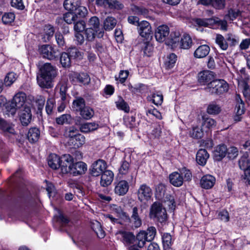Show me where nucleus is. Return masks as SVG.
Listing matches in <instances>:
<instances>
[{"instance_id": "1", "label": "nucleus", "mask_w": 250, "mask_h": 250, "mask_svg": "<svg viewBox=\"0 0 250 250\" xmlns=\"http://www.w3.org/2000/svg\"><path fill=\"white\" fill-rule=\"evenodd\" d=\"M57 75L58 69L55 66L49 62L44 63L39 67V72L37 76V83L42 88H52L53 82Z\"/></svg>"}, {"instance_id": "2", "label": "nucleus", "mask_w": 250, "mask_h": 250, "mask_svg": "<svg viewBox=\"0 0 250 250\" xmlns=\"http://www.w3.org/2000/svg\"><path fill=\"white\" fill-rule=\"evenodd\" d=\"M205 90L212 95H219L228 91L229 85L223 80L214 79L210 83L208 86L205 88Z\"/></svg>"}, {"instance_id": "3", "label": "nucleus", "mask_w": 250, "mask_h": 250, "mask_svg": "<svg viewBox=\"0 0 250 250\" xmlns=\"http://www.w3.org/2000/svg\"><path fill=\"white\" fill-rule=\"evenodd\" d=\"M150 217L156 219L161 223H165L167 219L166 209L158 202L154 203L150 208Z\"/></svg>"}, {"instance_id": "4", "label": "nucleus", "mask_w": 250, "mask_h": 250, "mask_svg": "<svg viewBox=\"0 0 250 250\" xmlns=\"http://www.w3.org/2000/svg\"><path fill=\"white\" fill-rule=\"evenodd\" d=\"M26 100V96L23 92L17 93L7 107V110L12 115H14L18 109L23 107Z\"/></svg>"}, {"instance_id": "5", "label": "nucleus", "mask_w": 250, "mask_h": 250, "mask_svg": "<svg viewBox=\"0 0 250 250\" xmlns=\"http://www.w3.org/2000/svg\"><path fill=\"white\" fill-rule=\"evenodd\" d=\"M41 55L43 58L49 60H56L60 55L58 50L49 44L42 45L39 49Z\"/></svg>"}, {"instance_id": "6", "label": "nucleus", "mask_w": 250, "mask_h": 250, "mask_svg": "<svg viewBox=\"0 0 250 250\" xmlns=\"http://www.w3.org/2000/svg\"><path fill=\"white\" fill-rule=\"evenodd\" d=\"M124 162L119 169V173L117 175V179L119 182L115 186L114 190L116 194L122 196L125 194V180H124Z\"/></svg>"}, {"instance_id": "7", "label": "nucleus", "mask_w": 250, "mask_h": 250, "mask_svg": "<svg viewBox=\"0 0 250 250\" xmlns=\"http://www.w3.org/2000/svg\"><path fill=\"white\" fill-rule=\"evenodd\" d=\"M215 79L214 73L209 70H203L198 74V82L201 85H208Z\"/></svg>"}, {"instance_id": "8", "label": "nucleus", "mask_w": 250, "mask_h": 250, "mask_svg": "<svg viewBox=\"0 0 250 250\" xmlns=\"http://www.w3.org/2000/svg\"><path fill=\"white\" fill-rule=\"evenodd\" d=\"M106 162L103 160L99 159L92 164L90 169L91 174L93 176H98L106 170Z\"/></svg>"}, {"instance_id": "9", "label": "nucleus", "mask_w": 250, "mask_h": 250, "mask_svg": "<svg viewBox=\"0 0 250 250\" xmlns=\"http://www.w3.org/2000/svg\"><path fill=\"white\" fill-rule=\"evenodd\" d=\"M193 21L195 24L200 26H208L209 25L213 24L214 23L219 22L221 24L222 28L223 30L227 29V21H219L217 18L216 19L214 18H209V19H195L193 20Z\"/></svg>"}, {"instance_id": "10", "label": "nucleus", "mask_w": 250, "mask_h": 250, "mask_svg": "<svg viewBox=\"0 0 250 250\" xmlns=\"http://www.w3.org/2000/svg\"><path fill=\"white\" fill-rule=\"evenodd\" d=\"M75 161L74 158L70 154H66L62 155L60 157L61 169L62 172L63 174L69 173V170L71 167V165Z\"/></svg>"}, {"instance_id": "11", "label": "nucleus", "mask_w": 250, "mask_h": 250, "mask_svg": "<svg viewBox=\"0 0 250 250\" xmlns=\"http://www.w3.org/2000/svg\"><path fill=\"white\" fill-rule=\"evenodd\" d=\"M169 35V27L166 25L159 26L155 30V37L157 41L162 42H166Z\"/></svg>"}, {"instance_id": "12", "label": "nucleus", "mask_w": 250, "mask_h": 250, "mask_svg": "<svg viewBox=\"0 0 250 250\" xmlns=\"http://www.w3.org/2000/svg\"><path fill=\"white\" fill-rule=\"evenodd\" d=\"M87 170V165L84 162H74L69 170V174L76 176L85 173Z\"/></svg>"}, {"instance_id": "13", "label": "nucleus", "mask_w": 250, "mask_h": 250, "mask_svg": "<svg viewBox=\"0 0 250 250\" xmlns=\"http://www.w3.org/2000/svg\"><path fill=\"white\" fill-rule=\"evenodd\" d=\"M87 25L89 28H91L95 30L97 33V37L98 38H101L103 37L104 31L102 28L100 27L99 19L96 16L91 17L88 21Z\"/></svg>"}, {"instance_id": "14", "label": "nucleus", "mask_w": 250, "mask_h": 250, "mask_svg": "<svg viewBox=\"0 0 250 250\" xmlns=\"http://www.w3.org/2000/svg\"><path fill=\"white\" fill-rule=\"evenodd\" d=\"M138 208L135 207L132 209L131 218H127L126 216V222L128 220L129 224L128 225L132 228H138L142 225V220L138 215Z\"/></svg>"}, {"instance_id": "15", "label": "nucleus", "mask_w": 250, "mask_h": 250, "mask_svg": "<svg viewBox=\"0 0 250 250\" xmlns=\"http://www.w3.org/2000/svg\"><path fill=\"white\" fill-rule=\"evenodd\" d=\"M76 125L79 126L80 131L84 133H87L97 129L99 125L95 122L80 124V119L75 122Z\"/></svg>"}, {"instance_id": "16", "label": "nucleus", "mask_w": 250, "mask_h": 250, "mask_svg": "<svg viewBox=\"0 0 250 250\" xmlns=\"http://www.w3.org/2000/svg\"><path fill=\"white\" fill-rule=\"evenodd\" d=\"M138 198L141 202L148 200L151 197L152 193L149 187L144 184L140 186L138 191Z\"/></svg>"}, {"instance_id": "17", "label": "nucleus", "mask_w": 250, "mask_h": 250, "mask_svg": "<svg viewBox=\"0 0 250 250\" xmlns=\"http://www.w3.org/2000/svg\"><path fill=\"white\" fill-rule=\"evenodd\" d=\"M180 34L178 32H172L169 37L167 39L166 44L170 46L171 48L174 49L178 47L180 42Z\"/></svg>"}, {"instance_id": "18", "label": "nucleus", "mask_w": 250, "mask_h": 250, "mask_svg": "<svg viewBox=\"0 0 250 250\" xmlns=\"http://www.w3.org/2000/svg\"><path fill=\"white\" fill-rule=\"evenodd\" d=\"M20 119L22 125L27 126L32 119V114L30 107L24 106L21 111Z\"/></svg>"}, {"instance_id": "19", "label": "nucleus", "mask_w": 250, "mask_h": 250, "mask_svg": "<svg viewBox=\"0 0 250 250\" xmlns=\"http://www.w3.org/2000/svg\"><path fill=\"white\" fill-rule=\"evenodd\" d=\"M114 174L109 170L104 171L101 174L100 185L103 187H106L110 185L113 181Z\"/></svg>"}, {"instance_id": "20", "label": "nucleus", "mask_w": 250, "mask_h": 250, "mask_svg": "<svg viewBox=\"0 0 250 250\" xmlns=\"http://www.w3.org/2000/svg\"><path fill=\"white\" fill-rule=\"evenodd\" d=\"M139 33L144 38H147L151 33V27L148 22L143 21L138 24Z\"/></svg>"}, {"instance_id": "21", "label": "nucleus", "mask_w": 250, "mask_h": 250, "mask_svg": "<svg viewBox=\"0 0 250 250\" xmlns=\"http://www.w3.org/2000/svg\"><path fill=\"white\" fill-rule=\"evenodd\" d=\"M216 181L215 178L209 174L204 175L200 180L201 187L205 189L211 188Z\"/></svg>"}, {"instance_id": "22", "label": "nucleus", "mask_w": 250, "mask_h": 250, "mask_svg": "<svg viewBox=\"0 0 250 250\" xmlns=\"http://www.w3.org/2000/svg\"><path fill=\"white\" fill-rule=\"evenodd\" d=\"M236 100H237V104L235 108L236 115L234 117V120L235 121H239L241 118V115L243 114L245 112L244 103L239 95L237 96Z\"/></svg>"}, {"instance_id": "23", "label": "nucleus", "mask_w": 250, "mask_h": 250, "mask_svg": "<svg viewBox=\"0 0 250 250\" xmlns=\"http://www.w3.org/2000/svg\"><path fill=\"white\" fill-rule=\"evenodd\" d=\"M227 148L224 145L217 146L213 151L214 158L216 161H221L227 154Z\"/></svg>"}, {"instance_id": "24", "label": "nucleus", "mask_w": 250, "mask_h": 250, "mask_svg": "<svg viewBox=\"0 0 250 250\" xmlns=\"http://www.w3.org/2000/svg\"><path fill=\"white\" fill-rule=\"evenodd\" d=\"M170 183L175 187H179L181 186L184 182L183 176L177 172H174L169 176Z\"/></svg>"}, {"instance_id": "25", "label": "nucleus", "mask_w": 250, "mask_h": 250, "mask_svg": "<svg viewBox=\"0 0 250 250\" xmlns=\"http://www.w3.org/2000/svg\"><path fill=\"white\" fill-rule=\"evenodd\" d=\"M85 137L80 133H78L72 139L68 140L69 144L75 148L82 146L85 143Z\"/></svg>"}, {"instance_id": "26", "label": "nucleus", "mask_w": 250, "mask_h": 250, "mask_svg": "<svg viewBox=\"0 0 250 250\" xmlns=\"http://www.w3.org/2000/svg\"><path fill=\"white\" fill-rule=\"evenodd\" d=\"M210 51V48L207 45L199 46L194 51V56L196 58H203L206 57Z\"/></svg>"}, {"instance_id": "27", "label": "nucleus", "mask_w": 250, "mask_h": 250, "mask_svg": "<svg viewBox=\"0 0 250 250\" xmlns=\"http://www.w3.org/2000/svg\"><path fill=\"white\" fill-rule=\"evenodd\" d=\"M49 166L53 169L61 168L60 157L55 154H51L48 158Z\"/></svg>"}, {"instance_id": "28", "label": "nucleus", "mask_w": 250, "mask_h": 250, "mask_svg": "<svg viewBox=\"0 0 250 250\" xmlns=\"http://www.w3.org/2000/svg\"><path fill=\"white\" fill-rule=\"evenodd\" d=\"M192 44V41L190 36L188 34H184L181 37L179 45L178 47L184 49H188Z\"/></svg>"}, {"instance_id": "29", "label": "nucleus", "mask_w": 250, "mask_h": 250, "mask_svg": "<svg viewBox=\"0 0 250 250\" xmlns=\"http://www.w3.org/2000/svg\"><path fill=\"white\" fill-rule=\"evenodd\" d=\"M209 157V154L205 149H200L196 154V161L200 165L204 166Z\"/></svg>"}, {"instance_id": "30", "label": "nucleus", "mask_w": 250, "mask_h": 250, "mask_svg": "<svg viewBox=\"0 0 250 250\" xmlns=\"http://www.w3.org/2000/svg\"><path fill=\"white\" fill-rule=\"evenodd\" d=\"M40 136V131L37 127L30 128L27 134V139L31 143L36 142Z\"/></svg>"}, {"instance_id": "31", "label": "nucleus", "mask_w": 250, "mask_h": 250, "mask_svg": "<svg viewBox=\"0 0 250 250\" xmlns=\"http://www.w3.org/2000/svg\"><path fill=\"white\" fill-rule=\"evenodd\" d=\"M73 81L83 84H88L90 82L89 76L86 73H74L73 74Z\"/></svg>"}, {"instance_id": "32", "label": "nucleus", "mask_w": 250, "mask_h": 250, "mask_svg": "<svg viewBox=\"0 0 250 250\" xmlns=\"http://www.w3.org/2000/svg\"><path fill=\"white\" fill-rule=\"evenodd\" d=\"M85 102L82 97H76L73 100L72 107L73 110L79 112L85 107Z\"/></svg>"}, {"instance_id": "33", "label": "nucleus", "mask_w": 250, "mask_h": 250, "mask_svg": "<svg viewBox=\"0 0 250 250\" xmlns=\"http://www.w3.org/2000/svg\"><path fill=\"white\" fill-rule=\"evenodd\" d=\"M221 110V106L215 102L210 103L207 108V112L210 115H218Z\"/></svg>"}, {"instance_id": "34", "label": "nucleus", "mask_w": 250, "mask_h": 250, "mask_svg": "<svg viewBox=\"0 0 250 250\" xmlns=\"http://www.w3.org/2000/svg\"><path fill=\"white\" fill-rule=\"evenodd\" d=\"M91 228L99 238H103L105 236V232L99 222L95 221L92 222Z\"/></svg>"}, {"instance_id": "35", "label": "nucleus", "mask_w": 250, "mask_h": 250, "mask_svg": "<svg viewBox=\"0 0 250 250\" xmlns=\"http://www.w3.org/2000/svg\"><path fill=\"white\" fill-rule=\"evenodd\" d=\"M202 127L205 132L208 131L216 126V121L211 118H203Z\"/></svg>"}, {"instance_id": "36", "label": "nucleus", "mask_w": 250, "mask_h": 250, "mask_svg": "<svg viewBox=\"0 0 250 250\" xmlns=\"http://www.w3.org/2000/svg\"><path fill=\"white\" fill-rule=\"evenodd\" d=\"M147 237L146 230L140 231L136 236V241H137V247L140 248H143L146 241L149 242Z\"/></svg>"}, {"instance_id": "37", "label": "nucleus", "mask_w": 250, "mask_h": 250, "mask_svg": "<svg viewBox=\"0 0 250 250\" xmlns=\"http://www.w3.org/2000/svg\"><path fill=\"white\" fill-rule=\"evenodd\" d=\"M177 61V56L174 53H171L167 56L165 61V66L166 69H170L174 67Z\"/></svg>"}, {"instance_id": "38", "label": "nucleus", "mask_w": 250, "mask_h": 250, "mask_svg": "<svg viewBox=\"0 0 250 250\" xmlns=\"http://www.w3.org/2000/svg\"><path fill=\"white\" fill-rule=\"evenodd\" d=\"M81 4L80 0H65L63 2L64 8L68 11H74Z\"/></svg>"}, {"instance_id": "39", "label": "nucleus", "mask_w": 250, "mask_h": 250, "mask_svg": "<svg viewBox=\"0 0 250 250\" xmlns=\"http://www.w3.org/2000/svg\"><path fill=\"white\" fill-rule=\"evenodd\" d=\"M117 23L116 20L112 17H107L104 22V27L105 30H111L113 29Z\"/></svg>"}, {"instance_id": "40", "label": "nucleus", "mask_w": 250, "mask_h": 250, "mask_svg": "<svg viewBox=\"0 0 250 250\" xmlns=\"http://www.w3.org/2000/svg\"><path fill=\"white\" fill-rule=\"evenodd\" d=\"M17 77V75L13 72L8 73L4 79V84L6 86H11L15 82Z\"/></svg>"}, {"instance_id": "41", "label": "nucleus", "mask_w": 250, "mask_h": 250, "mask_svg": "<svg viewBox=\"0 0 250 250\" xmlns=\"http://www.w3.org/2000/svg\"><path fill=\"white\" fill-rule=\"evenodd\" d=\"M0 128L5 134H14V128L7 123L5 121L2 119H0Z\"/></svg>"}, {"instance_id": "42", "label": "nucleus", "mask_w": 250, "mask_h": 250, "mask_svg": "<svg viewBox=\"0 0 250 250\" xmlns=\"http://www.w3.org/2000/svg\"><path fill=\"white\" fill-rule=\"evenodd\" d=\"M215 42L219 47L223 50H226L228 48V43L224 37L220 35L217 34L215 38Z\"/></svg>"}, {"instance_id": "43", "label": "nucleus", "mask_w": 250, "mask_h": 250, "mask_svg": "<svg viewBox=\"0 0 250 250\" xmlns=\"http://www.w3.org/2000/svg\"><path fill=\"white\" fill-rule=\"evenodd\" d=\"M79 112H80V114L82 117L85 120L91 119L94 115V111L93 109L88 106H85Z\"/></svg>"}, {"instance_id": "44", "label": "nucleus", "mask_w": 250, "mask_h": 250, "mask_svg": "<svg viewBox=\"0 0 250 250\" xmlns=\"http://www.w3.org/2000/svg\"><path fill=\"white\" fill-rule=\"evenodd\" d=\"M241 14V11L238 9H230L228 11V14L225 16L226 20L233 21Z\"/></svg>"}, {"instance_id": "45", "label": "nucleus", "mask_w": 250, "mask_h": 250, "mask_svg": "<svg viewBox=\"0 0 250 250\" xmlns=\"http://www.w3.org/2000/svg\"><path fill=\"white\" fill-rule=\"evenodd\" d=\"M162 242L164 249L170 248L173 243V239L170 233H164L162 235Z\"/></svg>"}, {"instance_id": "46", "label": "nucleus", "mask_w": 250, "mask_h": 250, "mask_svg": "<svg viewBox=\"0 0 250 250\" xmlns=\"http://www.w3.org/2000/svg\"><path fill=\"white\" fill-rule=\"evenodd\" d=\"M71 116L68 114H63L56 119V122L59 125H63L65 123L70 124L71 123Z\"/></svg>"}, {"instance_id": "47", "label": "nucleus", "mask_w": 250, "mask_h": 250, "mask_svg": "<svg viewBox=\"0 0 250 250\" xmlns=\"http://www.w3.org/2000/svg\"><path fill=\"white\" fill-rule=\"evenodd\" d=\"M71 60L68 54L66 52L62 53L60 56V62L63 67H68L70 66Z\"/></svg>"}, {"instance_id": "48", "label": "nucleus", "mask_w": 250, "mask_h": 250, "mask_svg": "<svg viewBox=\"0 0 250 250\" xmlns=\"http://www.w3.org/2000/svg\"><path fill=\"white\" fill-rule=\"evenodd\" d=\"M15 19V15L13 13H5L2 17L1 20L4 24H8L14 21Z\"/></svg>"}, {"instance_id": "49", "label": "nucleus", "mask_w": 250, "mask_h": 250, "mask_svg": "<svg viewBox=\"0 0 250 250\" xmlns=\"http://www.w3.org/2000/svg\"><path fill=\"white\" fill-rule=\"evenodd\" d=\"M79 133V130L77 128L74 126H71L67 127L65 131L64 135L69 139H72L74 137L77 135Z\"/></svg>"}, {"instance_id": "50", "label": "nucleus", "mask_w": 250, "mask_h": 250, "mask_svg": "<svg viewBox=\"0 0 250 250\" xmlns=\"http://www.w3.org/2000/svg\"><path fill=\"white\" fill-rule=\"evenodd\" d=\"M204 130L203 128H201L198 126L193 127L190 132V136L194 138H201L203 137Z\"/></svg>"}, {"instance_id": "51", "label": "nucleus", "mask_w": 250, "mask_h": 250, "mask_svg": "<svg viewBox=\"0 0 250 250\" xmlns=\"http://www.w3.org/2000/svg\"><path fill=\"white\" fill-rule=\"evenodd\" d=\"M250 161L248 159V153H245L240 159L239 161V166L241 169L245 170L248 167Z\"/></svg>"}, {"instance_id": "52", "label": "nucleus", "mask_w": 250, "mask_h": 250, "mask_svg": "<svg viewBox=\"0 0 250 250\" xmlns=\"http://www.w3.org/2000/svg\"><path fill=\"white\" fill-rule=\"evenodd\" d=\"M243 96L247 100H250V87L246 82H242L240 84Z\"/></svg>"}, {"instance_id": "53", "label": "nucleus", "mask_w": 250, "mask_h": 250, "mask_svg": "<svg viewBox=\"0 0 250 250\" xmlns=\"http://www.w3.org/2000/svg\"><path fill=\"white\" fill-rule=\"evenodd\" d=\"M107 9H122L124 8V4L117 0H108Z\"/></svg>"}, {"instance_id": "54", "label": "nucleus", "mask_w": 250, "mask_h": 250, "mask_svg": "<svg viewBox=\"0 0 250 250\" xmlns=\"http://www.w3.org/2000/svg\"><path fill=\"white\" fill-rule=\"evenodd\" d=\"M84 33L86 40L89 42L93 41L95 37L97 36V33L95 30L91 28L88 27L85 29Z\"/></svg>"}, {"instance_id": "55", "label": "nucleus", "mask_w": 250, "mask_h": 250, "mask_svg": "<svg viewBox=\"0 0 250 250\" xmlns=\"http://www.w3.org/2000/svg\"><path fill=\"white\" fill-rule=\"evenodd\" d=\"M55 105V100L54 99L52 98L48 99L45 106V110L48 115L52 114Z\"/></svg>"}, {"instance_id": "56", "label": "nucleus", "mask_w": 250, "mask_h": 250, "mask_svg": "<svg viewBox=\"0 0 250 250\" xmlns=\"http://www.w3.org/2000/svg\"><path fill=\"white\" fill-rule=\"evenodd\" d=\"M78 17H76V15L73 13H67L63 16L64 21L68 24H71L75 23Z\"/></svg>"}, {"instance_id": "57", "label": "nucleus", "mask_w": 250, "mask_h": 250, "mask_svg": "<svg viewBox=\"0 0 250 250\" xmlns=\"http://www.w3.org/2000/svg\"><path fill=\"white\" fill-rule=\"evenodd\" d=\"M156 232V229L154 227H149L147 230H146V234L147 237V240L149 241H152L155 237Z\"/></svg>"}, {"instance_id": "58", "label": "nucleus", "mask_w": 250, "mask_h": 250, "mask_svg": "<svg viewBox=\"0 0 250 250\" xmlns=\"http://www.w3.org/2000/svg\"><path fill=\"white\" fill-rule=\"evenodd\" d=\"M74 11V14L76 15V17H78V16H79L80 18H83L87 14L86 8L80 5L77 6Z\"/></svg>"}, {"instance_id": "59", "label": "nucleus", "mask_w": 250, "mask_h": 250, "mask_svg": "<svg viewBox=\"0 0 250 250\" xmlns=\"http://www.w3.org/2000/svg\"><path fill=\"white\" fill-rule=\"evenodd\" d=\"M162 128L160 125H155L150 133L151 138H159L161 135Z\"/></svg>"}, {"instance_id": "60", "label": "nucleus", "mask_w": 250, "mask_h": 250, "mask_svg": "<svg viewBox=\"0 0 250 250\" xmlns=\"http://www.w3.org/2000/svg\"><path fill=\"white\" fill-rule=\"evenodd\" d=\"M151 100L154 104L161 105L163 101V96L160 92H156L152 95Z\"/></svg>"}, {"instance_id": "61", "label": "nucleus", "mask_w": 250, "mask_h": 250, "mask_svg": "<svg viewBox=\"0 0 250 250\" xmlns=\"http://www.w3.org/2000/svg\"><path fill=\"white\" fill-rule=\"evenodd\" d=\"M67 53L68 54V55L71 59L81 58L82 56L81 52L76 47L69 48Z\"/></svg>"}, {"instance_id": "62", "label": "nucleus", "mask_w": 250, "mask_h": 250, "mask_svg": "<svg viewBox=\"0 0 250 250\" xmlns=\"http://www.w3.org/2000/svg\"><path fill=\"white\" fill-rule=\"evenodd\" d=\"M226 40L229 42L230 46H235L239 42V38L231 33H228L226 35Z\"/></svg>"}, {"instance_id": "63", "label": "nucleus", "mask_w": 250, "mask_h": 250, "mask_svg": "<svg viewBox=\"0 0 250 250\" xmlns=\"http://www.w3.org/2000/svg\"><path fill=\"white\" fill-rule=\"evenodd\" d=\"M74 23V29L76 32L80 33L84 30L85 24L83 21L78 20L77 19L76 21Z\"/></svg>"}, {"instance_id": "64", "label": "nucleus", "mask_w": 250, "mask_h": 250, "mask_svg": "<svg viewBox=\"0 0 250 250\" xmlns=\"http://www.w3.org/2000/svg\"><path fill=\"white\" fill-rule=\"evenodd\" d=\"M57 222L59 225L65 227L69 222V219L63 214L60 213L57 218Z\"/></svg>"}]
</instances>
